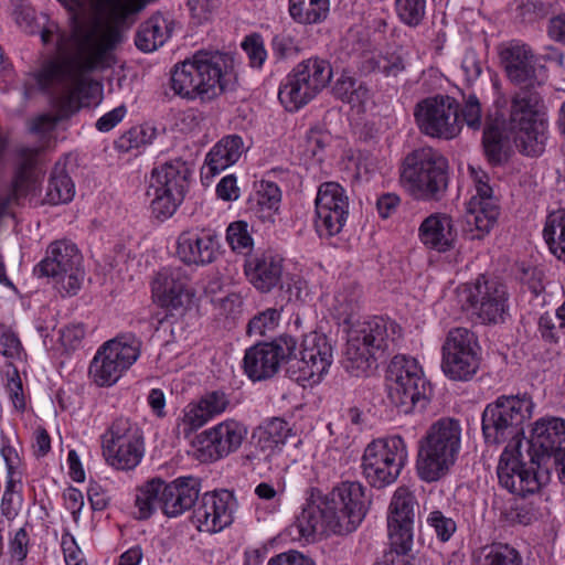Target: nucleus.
<instances>
[{"label": "nucleus", "instance_id": "1", "mask_svg": "<svg viewBox=\"0 0 565 565\" xmlns=\"http://www.w3.org/2000/svg\"><path fill=\"white\" fill-rule=\"evenodd\" d=\"M366 512L365 488L343 481L317 501H307L295 515V525L297 530H356Z\"/></svg>", "mask_w": 565, "mask_h": 565}, {"label": "nucleus", "instance_id": "2", "mask_svg": "<svg viewBox=\"0 0 565 565\" xmlns=\"http://www.w3.org/2000/svg\"><path fill=\"white\" fill-rule=\"evenodd\" d=\"M237 82L235 56L224 51L199 50L179 62V97L213 100Z\"/></svg>", "mask_w": 565, "mask_h": 565}, {"label": "nucleus", "instance_id": "3", "mask_svg": "<svg viewBox=\"0 0 565 565\" xmlns=\"http://www.w3.org/2000/svg\"><path fill=\"white\" fill-rule=\"evenodd\" d=\"M461 424L451 417L433 423L418 443L416 471L420 480L436 482L446 477L461 449Z\"/></svg>", "mask_w": 565, "mask_h": 565}, {"label": "nucleus", "instance_id": "4", "mask_svg": "<svg viewBox=\"0 0 565 565\" xmlns=\"http://www.w3.org/2000/svg\"><path fill=\"white\" fill-rule=\"evenodd\" d=\"M401 337L402 329L394 320L383 316L366 319L347 343L345 370L356 377L366 374Z\"/></svg>", "mask_w": 565, "mask_h": 565}, {"label": "nucleus", "instance_id": "5", "mask_svg": "<svg viewBox=\"0 0 565 565\" xmlns=\"http://www.w3.org/2000/svg\"><path fill=\"white\" fill-rule=\"evenodd\" d=\"M448 160L423 147L408 153L402 164L401 183L418 201H438L448 186Z\"/></svg>", "mask_w": 565, "mask_h": 565}, {"label": "nucleus", "instance_id": "6", "mask_svg": "<svg viewBox=\"0 0 565 565\" xmlns=\"http://www.w3.org/2000/svg\"><path fill=\"white\" fill-rule=\"evenodd\" d=\"M535 404L529 394L500 395L489 403L481 416L484 443L498 446L504 443H520L524 435L523 425L529 420Z\"/></svg>", "mask_w": 565, "mask_h": 565}, {"label": "nucleus", "instance_id": "7", "mask_svg": "<svg viewBox=\"0 0 565 565\" xmlns=\"http://www.w3.org/2000/svg\"><path fill=\"white\" fill-rule=\"evenodd\" d=\"M541 82L516 90L510 103L509 126L519 132L516 141L521 151L537 157L544 151V100L539 88Z\"/></svg>", "mask_w": 565, "mask_h": 565}, {"label": "nucleus", "instance_id": "8", "mask_svg": "<svg viewBox=\"0 0 565 565\" xmlns=\"http://www.w3.org/2000/svg\"><path fill=\"white\" fill-rule=\"evenodd\" d=\"M387 373L388 398L399 413L408 415L426 409L433 396V386L415 358L395 355Z\"/></svg>", "mask_w": 565, "mask_h": 565}, {"label": "nucleus", "instance_id": "9", "mask_svg": "<svg viewBox=\"0 0 565 565\" xmlns=\"http://www.w3.org/2000/svg\"><path fill=\"white\" fill-rule=\"evenodd\" d=\"M285 269V257L273 248L254 250L245 257L243 264L246 280L259 294L279 289L285 292L288 301L301 299L306 281Z\"/></svg>", "mask_w": 565, "mask_h": 565}, {"label": "nucleus", "instance_id": "10", "mask_svg": "<svg viewBox=\"0 0 565 565\" xmlns=\"http://www.w3.org/2000/svg\"><path fill=\"white\" fill-rule=\"evenodd\" d=\"M331 63L312 55L302 60L280 82L278 99L289 113L309 104L332 79Z\"/></svg>", "mask_w": 565, "mask_h": 565}, {"label": "nucleus", "instance_id": "11", "mask_svg": "<svg viewBox=\"0 0 565 565\" xmlns=\"http://www.w3.org/2000/svg\"><path fill=\"white\" fill-rule=\"evenodd\" d=\"M141 340L131 332L120 333L104 342L88 367L93 383L110 387L137 362L141 354Z\"/></svg>", "mask_w": 565, "mask_h": 565}, {"label": "nucleus", "instance_id": "12", "mask_svg": "<svg viewBox=\"0 0 565 565\" xmlns=\"http://www.w3.org/2000/svg\"><path fill=\"white\" fill-rule=\"evenodd\" d=\"M106 463L118 471L135 470L145 456L141 427L127 417L115 418L100 436Z\"/></svg>", "mask_w": 565, "mask_h": 565}, {"label": "nucleus", "instance_id": "13", "mask_svg": "<svg viewBox=\"0 0 565 565\" xmlns=\"http://www.w3.org/2000/svg\"><path fill=\"white\" fill-rule=\"evenodd\" d=\"M408 461L406 441L399 435L372 440L362 456L363 476L377 489L396 481Z\"/></svg>", "mask_w": 565, "mask_h": 565}, {"label": "nucleus", "instance_id": "14", "mask_svg": "<svg viewBox=\"0 0 565 565\" xmlns=\"http://www.w3.org/2000/svg\"><path fill=\"white\" fill-rule=\"evenodd\" d=\"M81 255L77 246L67 239L51 243L45 257L35 265L33 273L38 277L53 280L63 296H74L81 289L84 270L81 268Z\"/></svg>", "mask_w": 565, "mask_h": 565}, {"label": "nucleus", "instance_id": "15", "mask_svg": "<svg viewBox=\"0 0 565 565\" xmlns=\"http://www.w3.org/2000/svg\"><path fill=\"white\" fill-rule=\"evenodd\" d=\"M481 347L477 335L467 328L458 327L448 331L441 345V371L456 382H469L481 364Z\"/></svg>", "mask_w": 565, "mask_h": 565}, {"label": "nucleus", "instance_id": "16", "mask_svg": "<svg viewBox=\"0 0 565 565\" xmlns=\"http://www.w3.org/2000/svg\"><path fill=\"white\" fill-rule=\"evenodd\" d=\"M469 173L476 193L467 203L462 233L469 241H480L491 232L500 211L493 196V190L489 184L488 173L473 166H469Z\"/></svg>", "mask_w": 565, "mask_h": 565}, {"label": "nucleus", "instance_id": "17", "mask_svg": "<svg viewBox=\"0 0 565 565\" xmlns=\"http://www.w3.org/2000/svg\"><path fill=\"white\" fill-rule=\"evenodd\" d=\"M246 435L243 423L227 418L194 435L188 454L202 463L216 462L237 451Z\"/></svg>", "mask_w": 565, "mask_h": 565}, {"label": "nucleus", "instance_id": "18", "mask_svg": "<svg viewBox=\"0 0 565 565\" xmlns=\"http://www.w3.org/2000/svg\"><path fill=\"white\" fill-rule=\"evenodd\" d=\"M297 352L300 358L288 366L289 377L303 387L319 384L333 362V348L327 335L319 332L306 334Z\"/></svg>", "mask_w": 565, "mask_h": 565}, {"label": "nucleus", "instance_id": "19", "mask_svg": "<svg viewBox=\"0 0 565 565\" xmlns=\"http://www.w3.org/2000/svg\"><path fill=\"white\" fill-rule=\"evenodd\" d=\"M414 116L419 130L429 137L452 139L461 131L459 103L449 95L427 97L415 106Z\"/></svg>", "mask_w": 565, "mask_h": 565}, {"label": "nucleus", "instance_id": "20", "mask_svg": "<svg viewBox=\"0 0 565 565\" xmlns=\"http://www.w3.org/2000/svg\"><path fill=\"white\" fill-rule=\"evenodd\" d=\"M296 358L297 339L281 334L271 342H259L249 347L244 354L243 370L250 381H265L278 372L281 361Z\"/></svg>", "mask_w": 565, "mask_h": 565}, {"label": "nucleus", "instance_id": "21", "mask_svg": "<svg viewBox=\"0 0 565 565\" xmlns=\"http://www.w3.org/2000/svg\"><path fill=\"white\" fill-rule=\"evenodd\" d=\"M497 475L499 484L509 492L525 498L534 494L547 482L546 471H542L536 462H524L519 450L505 447L501 452Z\"/></svg>", "mask_w": 565, "mask_h": 565}, {"label": "nucleus", "instance_id": "22", "mask_svg": "<svg viewBox=\"0 0 565 565\" xmlns=\"http://www.w3.org/2000/svg\"><path fill=\"white\" fill-rule=\"evenodd\" d=\"M349 216V199L344 188L333 181L319 185L315 199V228L319 237L338 235Z\"/></svg>", "mask_w": 565, "mask_h": 565}, {"label": "nucleus", "instance_id": "23", "mask_svg": "<svg viewBox=\"0 0 565 565\" xmlns=\"http://www.w3.org/2000/svg\"><path fill=\"white\" fill-rule=\"evenodd\" d=\"M467 300L480 319L487 323L503 320L508 311L509 294L507 286L494 277L479 275L467 287Z\"/></svg>", "mask_w": 565, "mask_h": 565}, {"label": "nucleus", "instance_id": "24", "mask_svg": "<svg viewBox=\"0 0 565 565\" xmlns=\"http://www.w3.org/2000/svg\"><path fill=\"white\" fill-rule=\"evenodd\" d=\"M136 515L140 520L149 519L157 508L167 518L177 516V480L167 482L154 477L136 488Z\"/></svg>", "mask_w": 565, "mask_h": 565}, {"label": "nucleus", "instance_id": "25", "mask_svg": "<svg viewBox=\"0 0 565 565\" xmlns=\"http://www.w3.org/2000/svg\"><path fill=\"white\" fill-rule=\"evenodd\" d=\"M529 455L539 467L546 466L551 456L565 448V419L545 416L534 422L531 429Z\"/></svg>", "mask_w": 565, "mask_h": 565}, {"label": "nucleus", "instance_id": "26", "mask_svg": "<svg viewBox=\"0 0 565 565\" xmlns=\"http://www.w3.org/2000/svg\"><path fill=\"white\" fill-rule=\"evenodd\" d=\"M151 299L160 309L151 316L150 327L158 332H169L171 340L173 332V311L177 309V276L173 269H160L151 280Z\"/></svg>", "mask_w": 565, "mask_h": 565}, {"label": "nucleus", "instance_id": "27", "mask_svg": "<svg viewBox=\"0 0 565 565\" xmlns=\"http://www.w3.org/2000/svg\"><path fill=\"white\" fill-rule=\"evenodd\" d=\"M40 148H22L19 151V162L11 183V193L0 195V216H2L12 202L22 198L35 196L40 192L42 173L38 169Z\"/></svg>", "mask_w": 565, "mask_h": 565}, {"label": "nucleus", "instance_id": "28", "mask_svg": "<svg viewBox=\"0 0 565 565\" xmlns=\"http://www.w3.org/2000/svg\"><path fill=\"white\" fill-rule=\"evenodd\" d=\"M236 500L227 490L206 492L202 497L201 504L193 510L191 523L196 530L203 525L207 530H224L234 521Z\"/></svg>", "mask_w": 565, "mask_h": 565}, {"label": "nucleus", "instance_id": "29", "mask_svg": "<svg viewBox=\"0 0 565 565\" xmlns=\"http://www.w3.org/2000/svg\"><path fill=\"white\" fill-rule=\"evenodd\" d=\"M291 435L292 429L285 419L273 417L266 420L254 431L255 449L246 455V459L252 463L260 461L270 463L276 456L281 454Z\"/></svg>", "mask_w": 565, "mask_h": 565}, {"label": "nucleus", "instance_id": "30", "mask_svg": "<svg viewBox=\"0 0 565 565\" xmlns=\"http://www.w3.org/2000/svg\"><path fill=\"white\" fill-rule=\"evenodd\" d=\"M160 159V156L158 157ZM153 168L151 173L150 189L153 190L154 199L151 202L153 216L163 222L170 218L177 211V203L173 191L177 189V166L174 160L161 161Z\"/></svg>", "mask_w": 565, "mask_h": 565}, {"label": "nucleus", "instance_id": "31", "mask_svg": "<svg viewBox=\"0 0 565 565\" xmlns=\"http://www.w3.org/2000/svg\"><path fill=\"white\" fill-rule=\"evenodd\" d=\"M507 77L513 84H536L534 54L530 45L521 41H511L499 52Z\"/></svg>", "mask_w": 565, "mask_h": 565}, {"label": "nucleus", "instance_id": "32", "mask_svg": "<svg viewBox=\"0 0 565 565\" xmlns=\"http://www.w3.org/2000/svg\"><path fill=\"white\" fill-rule=\"evenodd\" d=\"M220 242L207 230H192L179 235V259L186 265L204 266L217 258Z\"/></svg>", "mask_w": 565, "mask_h": 565}, {"label": "nucleus", "instance_id": "33", "mask_svg": "<svg viewBox=\"0 0 565 565\" xmlns=\"http://www.w3.org/2000/svg\"><path fill=\"white\" fill-rule=\"evenodd\" d=\"M228 404L227 395L221 391L206 393L198 402L189 403L183 409L184 437L189 438L192 431L225 412Z\"/></svg>", "mask_w": 565, "mask_h": 565}, {"label": "nucleus", "instance_id": "34", "mask_svg": "<svg viewBox=\"0 0 565 565\" xmlns=\"http://www.w3.org/2000/svg\"><path fill=\"white\" fill-rule=\"evenodd\" d=\"M420 242L429 249L446 253L455 247L457 231L452 217L446 213H433L420 223Z\"/></svg>", "mask_w": 565, "mask_h": 565}, {"label": "nucleus", "instance_id": "35", "mask_svg": "<svg viewBox=\"0 0 565 565\" xmlns=\"http://www.w3.org/2000/svg\"><path fill=\"white\" fill-rule=\"evenodd\" d=\"M418 502L409 488L398 487L391 499L387 509V530H414Z\"/></svg>", "mask_w": 565, "mask_h": 565}, {"label": "nucleus", "instance_id": "36", "mask_svg": "<svg viewBox=\"0 0 565 565\" xmlns=\"http://www.w3.org/2000/svg\"><path fill=\"white\" fill-rule=\"evenodd\" d=\"M245 150L243 138L237 134L222 137L207 152L205 167L215 177L228 167L235 164Z\"/></svg>", "mask_w": 565, "mask_h": 565}, {"label": "nucleus", "instance_id": "37", "mask_svg": "<svg viewBox=\"0 0 565 565\" xmlns=\"http://www.w3.org/2000/svg\"><path fill=\"white\" fill-rule=\"evenodd\" d=\"M407 68L406 54L402 47L387 49L365 55L361 63V72L379 73L382 76L397 77Z\"/></svg>", "mask_w": 565, "mask_h": 565}, {"label": "nucleus", "instance_id": "38", "mask_svg": "<svg viewBox=\"0 0 565 565\" xmlns=\"http://www.w3.org/2000/svg\"><path fill=\"white\" fill-rule=\"evenodd\" d=\"M329 0H288L290 18L303 25L323 22L329 14Z\"/></svg>", "mask_w": 565, "mask_h": 565}, {"label": "nucleus", "instance_id": "39", "mask_svg": "<svg viewBox=\"0 0 565 565\" xmlns=\"http://www.w3.org/2000/svg\"><path fill=\"white\" fill-rule=\"evenodd\" d=\"M388 550L381 561L374 565H413L411 555L413 547L412 532H388Z\"/></svg>", "mask_w": 565, "mask_h": 565}, {"label": "nucleus", "instance_id": "40", "mask_svg": "<svg viewBox=\"0 0 565 565\" xmlns=\"http://www.w3.org/2000/svg\"><path fill=\"white\" fill-rule=\"evenodd\" d=\"M75 195V184L64 166L56 163L52 169L45 202L52 205L65 204L73 200Z\"/></svg>", "mask_w": 565, "mask_h": 565}, {"label": "nucleus", "instance_id": "41", "mask_svg": "<svg viewBox=\"0 0 565 565\" xmlns=\"http://www.w3.org/2000/svg\"><path fill=\"white\" fill-rule=\"evenodd\" d=\"M543 237L550 252L558 259L565 263V210L548 214L543 228Z\"/></svg>", "mask_w": 565, "mask_h": 565}, {"label": "nucleus", "instance_id": "42", "mask_svg": "<svg viewBox=\"0 0 565 565\" xmlns=\"http://www.w3.org/2000/svg\"><path fill=\"white\" fill-rule=\"evenodd\" d=\"M361 288L354 282L341 287L334 295L332 310L334 316L348 323L360 310Z\"/></svg>", "mask_w": 565, "mask_h": 565}, {"label": "nucleus", "instance_id": "43", "mask_svg": "<svg viewBox=\"0 0 565 565\" xmlns=\"http://www.w3.org/2000/svg\"><path fill=\"white\" fill-rule=\"evenodd\" d=\"M255 213L259 218L269 220L278 211L281 191L273 181L263 180L255 193Z\"/></svg>", "mask_w": 565, "mask_h": 565}, {"label": "nucleus", "instance_id": "44", "mask_svg": "<svg viewBox=\"0 0 565 565\" xmlns=\"http://www.w3.org/2000/svg\"><path fill=\"white\" fill-rule=\"evenodd\" d=\"M333 93L343 103L353 105L364 104L370 95L367 86L347 72H343L337 79Z\"/></svg>", "mask_w": 565, "mask_h": 565}, {"label": "nucleus", "instance_id": "45", "mask_svg": "<svg viewBox=\"0 0 565 565\" xmlns=\"http://www.w3.org/2000/svg\"><path fill=\"white\" fill-rule=\"evenodd\" d=\"M167 39L168 35L162 30L160 21L149 19L139 26L135 36V44L140 51L149 53L163 45Z\"/></svg>", "mask_w": 565, "mask_h": 565}, {"label": "nucleus", "instance_id": "46", "mask_svg": "<svg viewBox=\"0 0 565 565\" xmlns=\"http://www.w3.org/2000/svg\"><path fill=\"white\" fill-rule=\"evenodd\" d=\"M154 138V129L145 126H134L122 132L114 142V147L121 153L138 150L150 145Z\"/></svg>", "mask_w": 565, "mask_h": 565}, {"label": "nucleus", "instance_id": "47", "mask_svg": "<svg viewBox=\"0 0 565 565\" xmlns=\"http://www.w3.org/2000/svg\"><path fill=\"white\" fill-rule=\"evenodd\" d=\"M225 239L230 248L236 254H244L246 257L253 253L254 239L246 221L238 220L230 223L226 228Z\"/></svg>", "mask_w": 565, "mask_h": 565}, {"label": "nucleus", "instance_id": "48", "mask_svg": "<svg viewBox=\"0 0 565 565\" xmlns=\"http://www.w3.org/2000/svg\"><path fill=\"white\" fill-rule=\"evenodd\" d=\"M398 19L407 26L422 24L426 14V0H394Z\"/></svg>", "mask_w": 565, "mask_h": 565}, {"label": "nucleus", "instance_id": "49", "mask_svg": "<svg viewBox=\"0 0 565 565\" xmlns=\"http://www.w3.org/2000/svg\"><path fill=\"white\" fill-rule=\"evenodd\" d=\"M270 49L277 62L294 58L301 51L300 41L286 30L273 36Z\"/></svg>", "mask_w": 565, "mask_h": 565}, {"label": "nucleus", "instance_id": "50", "mask_svg": "<svg viewBox=\"0 0 565 565\" xmlns=\"http://www.w3.org/2000/svg\"><path fill=\"white\" fill-rule=\"evenodd\" d=\"M241 47L247 55L248 65L254 70H262L268 55L263 35L258 32L247 34Z\"/></svg>", "mask_w": 565, "mask_h": 565}, {"label": "nucleus", "instance_id": "51", "mask_svg": "<svg viewBox=\"0 0 565 565\" xmlns=\"http://www.w3.org/2000/svg\"><path fill=\"white\" fill-rule=\"evenodd\" d=\"M483 565H523L519 551L509 544L493 543L484 554Z\"/></svg>", "mask_w": 565, "mask_h": 565}, {"label": "nucleus", "instance_id": "52", "mask_svg": "<svg viewBox=\"0 0 565 565\" xmlns=\"http://www.w3.org/2000/svg\"><path fill=\"white\" fill-rule=\"evenodd\" d=\"M201 492L200 478L192 476L179 477V514L194 507Z\"/></svg>", "mask_w": 565, "mask_h": 565}, {"label": "nucleus", "instance_id": "53", "mask_svg": "<svg viewBox=\"0 0 565 565\" xmlns=\"http://www.w3.org/2000/svg\"><path fill=\"white\" fill-rule=\"evenodd\" d=\"M516 277L534 296L544 290V271L536 265L522 262L518 266Z\"/></svg>", "mask_w": 565, "mask_h": 565}, {"label": "nucleus", "instance_id": "54", "mask_svg": "<svg viewBox=\"0 0 565 565\" xmlns=\"http://www.w3.org/2000/svg\"><path fill=\"white\" fill-rule=\"evenodd\" d=\"M330 140L331 137L328 132L318 128L309 129L305 138L306 156L321 163L324 159L326 148L329 146Z\"/></svg>", "mask_w": 565, "mask_h": 565}, {"label": "nucleus", "instance_id": "55", "mask_svg": "<svg viewBox=\"0 0 565 565\" xmlns=\"http://www.w3.org/2000/svg\"><path fill=\"white\" fill-rule=\"evenodd\" d=\"M461 126L466 124L472 130H479L482 125V108L475 94L463 95V105L459 107Z\"/></svg>", "mask_w": 565, "mask_h": 565}, {"label": "nucleus", "instance_id": "56", "mask_svg": "<svg viewBox=\"0 0 565 565\" xmlns=\"http://www.w3.org/2000/svg\"><path fill=\"white\" fill-rule=\"evenodd\" d=\"M563 333L562 320L551 316L548 312L543 313L537 320L536 337L547 344H556Z\"/></svg>", "mask_w": 565, "mask_h": 565}, {"label": "nucleus", "instance_id": "57", "mask_svg": "<svg viewBox=\"0 0 565 565\" xmlns=\"http://www.w3.org/2000/svg\"><path fill=\"white\" fill-rule=\"evenodd\" d=\"M547 13L545 3L542 0H516V18L524 23H532Z\"/></svg>", "mask_w": 565, "mask_h": 565}, {"label": "nucleus", "instance_id": "58", "mask_svg": "<svg viewBox=\"0 0 565 565\" xmlns=\"http://www.w3.org/2000/svg\"><path fill=\"white\" fill-rule=\"evenodd\" d=\"M279 319L280 312L276 308H268L249 320L247 332L262 335L266 330L274 329Z\"/></svg>", "mask_w": 565, "mask_h": 565}, {"label": "nucleus", "instance_id": "59", "mask_svg": "<svg viewBox=\"0 0 565 565\" xmlns=\"http://www.w3.org/2000/svg\"><path fill=\"white\" fill-rule=\"evenodd\" d=\"M7 392L14 408L24 412L26 408V397L23 391L22 380L17 369L8 373Z\"/></svg>", "mask_w": 565, "mask_h": 565}, {"label": "nucleus", "instance_id": "60", "mask_svg": "<svg viewBox=\"0 0 565 565\" xmlns=\"http://www.w3.org/2000/svg\"><path fill=\"white\" fill-rule=\"evenodd\" d=\"M86 335L85 324L82 322L70 323L61 329L60 340L66 350H76L82 345Z\"/></svg>", "mask_w": 565, "mask_h": 565}, {"label": "nucleus", "instance_id": "61", "mask_svg": "<svg viewBox=\"0 0 565 565\" xmlns=\"http://www.w3.org/2000/svg\"><path fill=\"white\" fill-rule=\"evenodd\" d=\"M186 6L194 23L202 24L211 19L218 0H188Z\"/></svg>", "mask_w": 565, "mask_h": 565}, {"label": "nucleus", "instance_id": "62", "mask_svg": "<svg viewBox=\"0 0 565 565\" xmlns=\"http://www.w3.org/2000/svg\"><path fill=\"white\" fill-rule=\"evenodd\" d=\"M20 351L21 342L17 334L6 326H0V353L8 358H17Z\"/></svg>", "mask_w": 565, "mask_h": 565}, {"label": "nucleus", "instance_id": "63", "mask_svg": "<svg viewBox=\"0 0 565 565\" xmlns=\"http://www.w3.org/2000/svg\"><path fill=\"white\" fill-rule=\"evenodd\" d=\"M244 297L241 292H230L218 299V309L227 318L235 319L243 311Z\"/></svg>", "mask_w": 565, "mask_h": 565}, {"label": "nucleus", "instance_id": "64", "mask_svg": "<svg viewBox=\"0 0 565 565\" xmlns=\"http://www.w3.org/2000/svg\"><path fill=\"white\" fill-rule=\"evenodd\" d=\"M267 565H316L315 562L297 552V551H289L285 553H280L278 555L273 556Z\"/></svg>", "mask_w": 565, "mask_h": 565}]
</instances>
